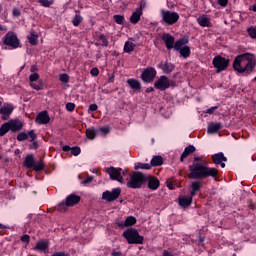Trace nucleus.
<instances>
[{"label": "nucleus", "instance_id": "1", "mask_svg": "<svg viewBox=\"0 0 256 256\" xmlns=\"http://www.w3.org/2000/svg\"><path fill=\"white\" fill-rule=\"evenodd\" d=\"M256 58L253 54H242L235 58L233 68L238 73H251L255 69Z\"/></svg>", "mask_w": 256, "mask_h": 256}, {"label": "nucleus", "instance_id": "2", "mask_svg": "<svg viewBox=\"0 0 256 256\" xmlns=\"http://www.w3.org/2000/svg\"><path fill=\"white\" fill-rule=\"evenodd\" d=\"M206 163L197 162L189 167L190 179H206V177H216L219 175V170L216 168H209Z\"/></svg>", "mask_w": 256, "mask_h": 256}, {"label": "nucleus", "instance_id": "3", "mask_svg": "<svg viewBox=\"0 0 256 256\" xmlns=\"http://www.w3.org/2000/svg\"><path fill=\"white\" fill-rule=\"evenodd\" d=\"M145 181H147V178L143 173L135 172L130 176V179L127 182V187L130 189H139Z\"/></svg>", "mask_w": 256, "mask_h": 256}, {"label": "nucleus", "instance_id": "4", "mask_svg": "<svg viewBox=\"0 0 256 256\" xmlns=\"http://www.w3.org/2000/svg\"><path fill=\"white\" fill-rule=\"evenodd\" d=\"M123 237H125L130 245H141V243H143V236L139 235V232L135 229H128L124 231Z\"/></svg>", "mask_w": 256, "mask_h": 256}, {"label": "nucleus", "instance_id": "5", "mask_svg": "<svg viewBox=\"0 0 256 256\" xmlns=\"http://www.w3.org/2000/svg\"><path fill=\"white\" fill-rule=\"evenodd\" d=\"M162 23L166 25H175L179 21V13L170 10H161Z\"/></svg>", "mask_w": 256, "mask_h": 256}, {"label": "nucleus", "instance_id": "6", "mask_svg": "<svg viewBox=\"0 0 256 256\" xmlns=\"http://www.w3.org/2000/svg\"><path fill=\"white\" fill-rule=\"evenodd\" d=\"M106 173L110 176L113 181H118V183H125L123 176L126 175L127 171L121 168L109 167L106 168Z\"/></svg>", "mask_w": 256, "mask_h": 256}, {"label": "nucleus", "instance_id": "7", "mask_svg": "<svg viewBox=\"0 0 256 256\" xmlns=\"http://www.w3.org/2000/svg\"><path fill=\"white\" fill-rule=\"evenodd\" d=\"M169 87H175V82L167 76H160L154 83V88L158 91H165Z\"/></svg>", "mask_w": 256, "mask_h": 256}, {"label": "nucleus", "instance_id": "8", "mask_svg": "<svg viewBox=\"0 0 256 256\" xmlns=\"http://www.w3.org/2000/svg\"><path fill=\"white\" fill-rule=\"evenodd\" d=\"M81 201V196L70 194L66 197L65 203L58 205V211H67V207H75Z\"/></svg>", "mask_w": 256, "mask_h": 256}, {"label": "nucleus", "instance_id": "9", "mask_svg": "<svg viewBox=\"0 0 256 256\" xmlns=\"http://www.w3.org/2000/svg\"><path fill=\"white\" fill-rule=\"evenodd\" d=\"M213 65L217 69V73H221V71H225L229 67V60L221 56H216L213 59Z\"/></svg>", "mask_w": 256, "mask_h": 256}, {"label": "nucleus", "instance_id": "10", "mask_svg": "<svg viewBox=\"0 0 256 256\" xmlns=\"http://www.w3.org/2000/svg\"><path fill=\"white\" fill-rule=\"evenodd\" d=\"M4 45L12 47V49H17L19 47V38L13 32H8L4 37Z\"/></svg>", "mask_w": 256, "mask_h": 256}, {"label": "nucleus", "instance_id": "11", "mask_svg": "<svg viewBox=\"0 0 256 256\" xmlns=\"http://www.w3.org/2000/svg\"><path fill=\"white\" fill-rule=\"evenodd\" d=\"M119 195H121V188H114L112 191L103 192L102 199L111 203V201L119 199Z\"/></svg>", "mask_w": 256, "mask_h": 256}, {"label": "nucleus", "instance_id": "12", "mask_svg": "<svg viewBox=\"0 0 256 256\" xmlns=\"http://www.w3.org/2000/svg\"><path fill=\"white\" fill-rule=\"evenodd\" d=\"M155 77H157V70L153 67L146 68L142 73V80L144 83H153Z\"/></svg>", "mask_w": 256, "mask_h": 256}, {"label": "nucleus", "instance_id": "13", "mask_svg": "<svg viewBox=\"0 0 256 256\" xmlns=\"http://www.w3.org/2000/svg\"><path fill=\"white\" fill-rule=\"evenodd\" d=\"M49 121H51V118L49 114H47V111L39 113L36 117V123H38V125H47Z\"/></svg>", "mask_w": 256, "mask_h": 256}, {"label": "nucleus", "instance_id": "14", "mask_svg": "<svg viewBox=\"0 0 256 256\" xmlns=\"http://www.w3.org/2000/svg\"><path fill=\"white\" fill-rule=\"evenodd\" d=\"M162 40L164 41L167 49L175 48V37L171 36V34H164L162 36Z\"/></svg>", "mask_w": 256, "mask_h": 256}, {"label": "nucleus", "instance_id": "15", "mask_svg": "<svg viewBox=\"0 0 256 256\" xmlns=\"http://www.w3.org/2000/svg\"><path fill=\"white\" fill-rule=\"evenodd\" d=\"M34 251H41L42 253H48L49 242L45 240H41L37 242L36 246L34 247Z\"/></svg>", "mask_w": 256, "mask_h": 256}, {"label": "nucleus", "instance_id": "16", "mask_svg": "<svg viewBox=\"0 0 256 256\" xmlns=\"http://www.w3.org/2000/svg\"><path fill=\"white\" fill-rule=\"evenodd\" d=\"M8 126L10 127V131H21L23 129V122L19 120H11L8 122Z\"/></svg>", "mask_w": 256, "mask_h": 256}, {"label": "nucleus", "instance_id": "17", "mask_svg": "<svg viewBox=\"0 0 256 256\" xmlns=\"http://www.w3.org/2000/svg\"><path fill=\"white\" fill-rule=\"evenodd\" d=\"M158 67L163 71V73H166V74L172 73L175 70V65L168 62H161L158 65Z\"/></svg>", "mask_w": 256, "mask_h": 256}, {"label": "nucleus", "instance_id": "18", "mask_svg": "<svg viewBox=\"0 0 256 256\" xmlns=\"http://www.w3.org/2000/svg\"><path fill=\"white\" fill-rule=\"evenodd\" d=\"M146 179L148 181L149 189H152V191L159 189V179L153 176H148Z\"/></svg>", "mask_w": 256, "mask_h": 256}, {"label": "nucleus", "instance_id": "19", "mask_svg": "<svg viewBox=\"0 0 256 256\" xmlns=\"http://www.w3.org/2000/svg\"><path fill=\"white\" fill-rule=\"evenodd\" d=\"M189 43L188 38H181L174 44L175 51H181V49H185L187 47V44Z\"/></svg>", "mask_w": 256, "mask_h": 256}, {"label": "nucleus", "instance_id": "20", "mask_svg": "<svg viewBox=\"0 0 256 256\" xmlns=\"http://www.w3.org/2000/svg\"><path fill=\"white\" fill-rule=\"evenodd\" d=\"M143 15V9L141 7L137 8L136 11L130 17V23H139L141 16Z\"/></svg>", "mask_w": 256, "mask_h": 256}, {"label": "nucleus", "instance_id": "21", "mask_svg": "<svg viewBox=\"0 0 256 256\" xmlns=\"http://www.w3.org/2000/svg\"><path fill=\"white\" fill-rule=\"evenodd\" d=\"M14 109L15 107L12 104H4L3 107L0 108V114L9 116L13 113Z\"/></svg>", "mask_w": 256, "mask_h": 256}, {"label": "nucleus", "instance_id": "22", "mask_svg": "<svg viewBox=\"0 0 256 256\" xmlns=\"http://www.w3.org/2000/svg\"><path fill=\"white\" fill-rule=\"evenodd\" d=\"M223 127V124L221 123H210L208 125V130L207 132L210 134V135H213L215 133H217V131H219V129H221Z\"/></svg>", "mask_w": 256, "mask_h": 256}, {"label": "nucleus", "instance_id": "23", "mask_svg": "<svg viewBox=\"0 0 256 256\" xmlns=\"http://www.w3.org/2000/svg\"><path fill=\"white\" fill-rule=\"evenodd\" d=\"M199 25L201 27H211L212 24H211V20L209 19V17L203 15V16H200L198 19H197Z\"/></svg>", "mask_w": 256, "mask_h": 256}, {"label": "nucleus", "instance_id": "24", "mask_svg": "<svg viewBox=\"0 0 256 256\" xmlns=\"http://www.w3.org/2000/svg\"><path fill=\"white\" fill-rule=\"evenodd\" d=\"M137 223V219L133 216H129L126 218L125 222L119 223V227H131V225H135Z\"/></svg>", "mask_w": 256, "mask_h": 256}, {"label": "nucleus", "instance_id": "25", "mask_svg": "<svg viewBox=\"0 0 256 256\" xmlns=\"http://www.w3.org/2000/svg\"><path fill=\"white\" fill-rule=\"evenodd\" d=\"M193 201V198H192V196H189V197H187V196H181L180 198H179V205L181 206V207H189V205H191V202Z\"/></svg>", "mask_w": 256, "mask_h": 256}, {"label": "nucleus", "instance_id": "26", "mask_svg": "<svg viewBox=\"0 0 256 256\" xmlns=\"http://www.w3.org/2000/svg\"><path fill=\"white\" fill-rule=\"evenodd\" d=\"M212 159H213V163H215V165H219V163H223V162L227 161V158L225 157V155H223V153L214 154L212 156Z\"/></svg>", "mask_w": 256, "mask_h": 256}, {"label": "nucleus", "instance_id": "27", "mask_svg": "<svg viewBox=\"0 0 256 256\" xmlns=\"http://www.w3.org/2000/svg\"><path fill=\"white\" fill-rule=\"evenodd\" d=\"M127 83L129 87H131V89H133L134 91H139L141 89V82H139L138 80L128 79Z\"/></svg>", "mask_w": 256, "mask_h": 256}, {"label": "nucleus", "instance_id": "28", "mask_svg": "<svg viewBox=\"0 0 256 256\" xmlns=\"http://www.w3.org/2000/svg\"><path fill=\"white\" fill-rule=\"evenodd\" d=\"M192 153H195L194 146L190 145L186 147L184 152L181 155L180 161H184V159H187V157H189V155H191Z\"/></svg>", "mask_w": 256, "mask_h": 256}, {"label": "nucleus", "instance_id": "29", "mask_svg": "<svg viewBox=\"0 0 256 256\" xmlns=\"http://www.w3.org/2000/svg\"><path fill=\"white\" fill-rule=\"evenodd\" d=\"M25 167H27L28 169H33L34 165H35V158L33 157V155L28 154L25 158V162H24Z\"/></svg>", "mask_w": 256, "mask_h": 256}, {"label": "nucleus", "instance_id": "30", "mask_svg": "<svg viewBox=\"0 0 256 256\" xmlns=\"http://www.w3.org/2000/svg\"><path fill=\"white\" fill-rule=\"evenodd\" d=\"M163 163V157L154 156L150 162L151 167H159Z\"/></svg>", "mask_w": 256, "mask_h": 256}, {"label": "nucleus", "instance_id": "31", "mask_svg": "<svg viewBox=\"0 0 256 256\" xmlns=\"http://www.w3.org/2000/svg\"><path fill=\"white\" fill-rule=\"evenodd\" d=\"M38 39H39V36L35 32H31L30 35H28V41L30 45H37Z\"/></svg>", "mask_w": 256, "mask_h": 256}, {"label": "nucleus", "instance_id": "32", "mask_svg": "<svg viewBox=\"0 0 256 256\" xmlns=\"http://www.w3.org/2000/svg\"><path fill=\"white\" fill-rule=\"evenodd\" d=\"M30 86L36 91H41L43 89V81L37 80L36 82H30Z\"/></svg>", "mask_w": 256, "mask_h": 256}, {"label": "nucleus", "instance_id": "33", "mask_svg": "<svg viewBox=\"0 0 256 256\" xmlns=\"http://www.w3.org/2000/svg\"><path fill=\"white\" fill-rule=\"evenodd\" d=\"M135 43L127 41L124 45V52L125 53H131V51L135 50Z\"/></svg>", "mask_w": 256, "mask_h": 256}, {"label": "nucleus", "instance_id": "34", "mask_svg": "<svg viewBox=\"0 0 256 256\" xmlns=\"http://www.w3.org/2000/svg\"><path fill=\"white\" fill-rule=\"evenodd\" d=\"M179 53H180L181 57H184V59H187V57H189L191 55V48L189 46H186V47L182 48L181 50H179Z\"/></svg>", "mask_w": 256, "mask_h": 256}, {"label": "nucleus", "instance_id": "35", "mask_svg": "<svg viewBox=\"0 0 256 256\" xmlns=\"http://www.w3.org/2000/svg\"><path fill=\"white\" fill-rule=\"evenodd\" d=\"M86 137L88 139H95V137H97V130H95L94 128H88L86 130Z\"/></svg>", "mask_w": 256, "mask_h": 256}, {"label": "nucleus", "instance_id": "36", "mask_svg": "<svg viewBox=\"0 0 256 256\" xmlns=\"http://www.w3.org/2000/svg\"><path fill=\"white\" fill-rule=\"evenodd\" d=\"M192 191H191V197H195V193L201 189V182H193L192 183Z\"/></svg>", "mask_w": 256, "mask_h": 256}, {"label": "nucleus", "instance_id": "37", "mask_svg": "<svg viewBox=\"0 0 256 256\" xmlns=\"http://www.w3.org/2000/svg\"><path fill=\"white\" fill-rule=\"evenodd\" d=\"M11 131V128L9 127V122L4 123L0 128V137H3L6 133Z\"/></svg>", "mask_w": 256, "mask_h": 256}, {"label": "nucleus", "instance_id": "38", "mask_svg": "<svg viewBox=\"0 0 256 256\" xmlns=\"http://www.w3.org/2000/svg\"><path fill=\"white\" fill-rule=\"evenodd\" d=\"M83 21V17L79 14H76L74 19L72 20V23L74 25V27H79V25H81Z\"/></svg>", "mask_w": 256, "mask_h": 256}, {"label": "nucleus", "instance_id": "39", "mask_svg": "<svg viewBox=\"0 0 256 256\" xmlns=\"http://www.w3.org/2000/svg\"><path fill=\"white\" fill-rule=\"evenodd\" d=\"M38 3H40L42 7H50L55 3V0H39Z\"/></svg>", "mask_w": 256, "mask_h": 256}, {"label": "nucleus", "instance_id": "40", "mask_svg": "<svg viewBox=\"0 0 256 256\" xmlns=\"http://www.w3.org/2000/svg\"><path fill=\"white\" fill-rule=\"evenodd\" d=\"M114 21L118 25H123V22L125 21V17L121 15H114Z\"/></svg>", "mask_w": 256, "mask_h": 256}, {"label": "nucleus", "instance_id": "41", "mask_svg": "<svg viewBox=\"0 0 256 256\" xmlns=\"http://www.w3.org/2000/svg\"><path fill=\"white\" fill-rule=\"evenodd\" d=\"M20 241H22V243H25V247H27V245H29V242L31 241V237L27 234H24L21 236Z\"/></svg>", "mask_w": 256, "mask_h": 256}, {"label": "nucleus", "instance_id": "42", "mask_svg": "<svg viewBox=\"0 0 256 256\" xmlns=\"http://www.w3.org/2000/svg\"><path fill=\"white\" fill-rule=\"evenodd\" d=\"M43 162L40 161L38 163H34V166H32V169H34V171H43Z\"/></svg>", "mask_w": 256, "mask_h": 256}, {"label": "nucleus", "instance_id": "43", "mask_svg": "<svg viewBox=\"0 0 256 256\" xmlns=\"http://www.w3.org/2000/svg\"><path fill=\"white\" fill-rule=\"evenodd\" d=\"M39 73H37V72H34L33 74H31L30 75V77H29V81H30V83H34V82H36V81H39Z\"/></svg>", "mask_w": 256, "mask_h": 256}, {"label": "nucleus", "instance_id": "44", "mask_svg": "<svg viewBox=\"0 0 256 256\" xmlns=\"http://www.w3.org/2000/svg\"><path fill=\"white\" fill-rule=\"evenodd\" d=\"M248 34L252 39H256V27L248 28Z\"/></svg>", "mask_w": 256, "mask_h": 256}, {"label": "nucleus", "instance_id": "45", "mask_svg": "<svg viewBox=\"0 0 256 256\" xmlns=\"http://www.w3.org/2000/svg\"><path fill=\"white\" fill-rule=\"evenodd\" d=\"M135 169H151V165L143 164V163H137L135 165Z\"/></svg>", "mask_w": 256, "mask_h": 256}, {"label": "nucleus", "instance_id": "46", "mask_svg": "<svg viewBox=\"0 0 256 256\" xmlns=\"http://www.w3.org/2000/svg\"><path fill=\"white\" fill-rule=\"evenodd\" d=\"M28 139V135H27V133H25V132H21V133H19L18 135H17V140L18 141H25V140H27Z\"/></svg>", "mask_w": 256, "mask_h": 256}, {"label": "nucleus", "instance_id": "47", "mask_svg": "<svg viewBox=\"0 0 256 256\" xmlns=\"http://www.w3.org/2000/svg\"><path fill=\"white\" fill-rule=\"evenodd\" d=\"M27 135L30 141H35V139H37V134L35 133V130H30Z\"/></svg>", "mask_w": 256, "mask_h": 256}, {"label": "nucleus", "instance_id": "48", "mask_svg": "<svg viewBox=\"0 0 256 256\" xmlns=\"http://www.w3.org/2000/svg\"><path fill=\"white\" fill-rule=\"evenodd\" d=\"M72 155H74V157H77V155L81 154V148L79 147H73L70 149Z\"/></svg>", "mask_w": 256, "mask_h": 256}, {"label": "nucleus", "instance_id": "49", "mask_svg": "<svg viewBox=\"0 0 256 256\" xmlns=\"http://www.w3.org/2000/svg\"><path fill=\"white\" fill-rule=\"evenodd\" d=\"M60 81H61L62 83H69V75H67V74H61V75H60Z\"/></svg>", "mask_w": 256, "mask_h": 256}, {"label": "nucleus", "instance_id": "50", "mask_svg": "<svg viewBox=\"0 0 256 256\" xmlns=\"http://www.w3.org/2000/svg\"><path fill=\"white\" fill-rule=\"evenodd\" d=\"M66 109H67V111H70V112L75 111V103H71V102L67 103Z\"/></svg>", "mask_w": 256, "mask_h": 256}, {"label": "nucleus", "instance_id": "51", "mask_svg": "<svg viewBox=\"0 0 256 256\" xmlns=\"http://www.w3.org/2000/svg\"><path fill=\"white\" fill-rule=\"evenodd\" d=\"M93 182V176H89L87 179L82 181V185H89V183Z\"/></svg>", "mask_w": 256, "mask_h": 256}, {"label": "nucleus", "instance_id": "52", "mask_svg": "<svg viewBox=\"0 0 256 256\" xmlns=\"http://www.w3.org/2000/svg\"><path fill=\"white\" fill-rule=\"evenodd\" d=\"M90 73H91L92 77H97V75H99V69L92 68Z\"/></svg>", "mask_w": 256, "mask_h": 256}, {"label": "nucleus", "instance_id": "53", "mask_svg": "<svg viewBox=\"0 0 256 256\" xmlns=\"http://www.w3.org/2000/svg\"><path fill=\"white\" fill-rule=\"evenodd\" d=\"M227 3H229V0H218V5H221V7H227Z\"/></svg>", "mask_w": 256, "mask_h": 256}, {"label": "nucleus", "instance_id": "54", "mask_svg": "<svg viewBox=\"0 0 256 256\" xmlns=\"http://www.w3.org/2000/svg\"><path fill=\"white\" fill-rule=\"evenodd\" d=\"M97 109H99V106H97V104H91L89 106V111H97Z\"/></svg>", "mask_w": 256, "mask_h": 256}, {"label": "nucleus", "instance_id": "55", "mask_svg": "<svg viewBox=\"0 0 256 256\" xmlns=\"http://www.w3.org/2000/svg\"><path fill=\"white\" fill-rule=\"evenodd\" d=\"M12 13L14 17H19V15H21V11H19L17 8H14Z\"/></svg>", "mask_w": 256, "mask_h": 256}, {"label": "nucleus", "instance_id": "56", "mask_svg": "<svg viewBox=\"0 0 256 256\" xmlns=\"http://www.w3.org/2000/svg\"><path fill=\"white\" fill-rule=\"evenodd\" d=\"M216 109H217V106L211 107V108H209V109L206 111V113H208L209 115H211V114L215 113V110H216Z\"/></svg>", "mask_w": 256, "mask_h": 256}, {"label": "nucleus", "instance_id": "57", "mask_svg": "<svg viewBox=\"0 0 256 256\" xmlns=\"http://www.w3.org/2000/svg\"><path fill=\"white\" fill-rule=\"evenodd\" d=\"M51 256H69V255H67V253H65V252H55Z\"/></svg>", "mask_w": 256, "mask_h": 256}, {"label": "nucleus", "instance_id": "58", "mask_svg": "<svg viewBox=\"0 0 256 256\" xmlns=\"http://www.w3.org/2000/svg\"><path fill=\"white\" fill-rule=\"evenodd\" d=\"M162 256H173V255L171 254V252L164 250Z\"/></svg>", "mask_w": 256, "mask_h": 256}, {"label": "nucleus", "instance_id": "59", "mask_svg": "<svg viewBox=\"0 0 256 256\" xmlns=\"http://www.w3.org/2000/svg\"><path fill=\"white\" fill-rule=\"evenodd\" d=\"M30 71L31 73H35V71H37V66L36 65L31 66Z\"/></svg>", "mask_w": 256, "mask_h": 256}, {"label": "nucleus", "instance_id": "60", "mask_svg": "<svg viewBox=\"0 0 256 256\" xmlns=\"http://www.w3.org/2000/svg\"><path fill=\"white\" fill-rule=\"evenodd\" d=\"M100 131H102V133H109V128L104 127V128H101Z\"/></svg>", "mask_w": 256, "mask_h": 256}, {"label": "nucleus", "instance_id": "61", "mask_svg": "<svg viewBox=\"0 0 256 256\" xmlns=\"http://www.w3.org/2000/svg\"><path fill=\"white\" fill-rule=\"evenodd\" d=\"M112 256H123L121 252H112Z\"/></svg>", "mask_w": 256, "mask_h": 256}, {"label": "nucleus", "instance_id": "62", "mask_svg": "<svg viewBox=\"0 0 256 256\" xmlns=\"http://www.w3.org/2000/svg\"><path fill=\"white\" fill-rule=\"evenodd\" d=\"M107 45H108V42H107V38H106V39L102 40V46L107 47Z\"/></svg>", "mask_w": 256, "mask_h": 256}, {"label": "nucleus", "instance_id": "63", "mask_svg": "<svg viewBox=\"0 0 256 256\" xmlns=\"http://www.w3.org/2000/svg\"><path fill=\"white\" fill-rule=\"evenodd\" d=\"M63 151H71V147H69V146H63Z\"/></svg>", "mask_w": 256, "mask_h": 256}, {"label": "nucleus", "instance_id": "64", "mask_svg": "<svg viewBox=\"0 0 256 256\" xmlns=\"http://www.w3.org/2000/svg\"><path fill=\"white\" fill-rule=\"evenodd\" d=\"M251 10L256 13V4H254V5L251 6Z\"/></svg>", "mask_w": 256, "mask_h": 256}]
</instances>
